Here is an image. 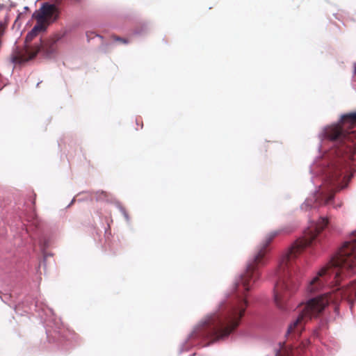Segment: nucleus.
Instances as JSON below:
<instances>
[{
    "instance_id": "4",
    "label": "nucleus",
    "mask_w": 356,
    "mask_h": 356,
    "mask_svg": "<svg viewBox=\"0 0 356 356\" xmlns=\"http://www.w3.org/2000/svg\"><path fill=\"white\" fill-rule=\"evenodd\" d=\"M356 298V280L351 282L345 289L338 288L332 292H327L309 300L305 304H301L298 307V317L289 326L288 337L296 338L304 330L305 323L313 317H317L330 303L337 304L341 299L347 300L353 303Z\"/></svg>"
},
{
    "instance_id": "9",
    "label": "nucleus",
    "mask_w": 356,
    "mask_h": 356,
    "mask_svg": "<svg viewBox=\"0 0 356 356\" xmlns=\"http://www.w3.org/2000/svg\"><path fill=\"white\" fill-rule=\"evenodd\" d=\"M24 12L19 13L15 7H0V22H8L11 20L17 22L19 20H26L29 8L24 7Z\"/></svg>"
},
{
    "instance_id": "12",
    "label": "nucleus",
    "mask_w": 356,
    "mask_h": 356,
    "mask_svg": "<svg viewBox=\"0 0 356 356\" xmlns=\"http://www.w3.org/2000/svg\"><path fill=\"white\" fill-rule=\"evenodd\" d=\"M113 39L115 41H118V42H120L121 43H123V44H127L128 43V40L127 39L122 38H120V37H118V36H114Z\"/></svg>"
},
{
    "instance_id": "5",
    "label": "nucleus",
    "mask_w": 356,
    "mask_h": 356,
    "mask_svg": "<svg viewBox=\"0 0 356 356\" xmlns=\"http://www.w3.org/2000/svg\"><path fill=\"white\" fill-rule=\"evenodd\" d=\"M341 124H334L325 129V136L327 139L336 142L337 154L340 156L348 154L352 156L355 149V131L346 132L345 128L352 129L356 126V112L343 115L341 120Z\"/></svg>"
},
{
    "instance_id": "3",
    "label": "nucleus",
    "mask_w": 356,
    "mask_h": 356,
    "mask_svg": "<svg viewBox=\"0 0 356 356\" xmlns=\"http://www.w3.org/2000/svg\"><path fill=\"white\" fill-rule=\"evenodd\" d=\"M356 273V231L339 250L330 262L321 269L310 281L307 291L312 293L323 289L325 283L337 285L342 275L350 276Z\"/></svg>"
},
{
    "instance_id": "1",
    "label": "nucleus",
    "mask_w": 356,
    "mask_h": 356,
    "mask_svg": "<svg viewBox=\"0 0 356 356\" xmlns=\"http://www.w3.org/2000/svg\"><path fill=\"white\" fill-rule=\"evenodd\" d=\"M280 233L281 230L273 231L265 237L248 261L245 273L236 284L234 298L220 302L217 311L205 319V334L213 341L227 337L239 325L248 307L246 293L259 278V269L268 261L269 245Z\"/></svg>"
},
{
    "instance_id": "11",
    "label": "nucleus",
    "mask_w": 356,
    "mask_h": 356,
    "mask_svg": "<svg viewBox=\"0 0 356 356\" xmlns=\"http://www.w3.org/2000/svg\"><path fill=\"white\" fill-rule=\"evenodd\" d=\"M309 341L306 340L305 341H302L299 347L296 348L286 346L282 347L276 354V356H298L300 354V351L302 349L305 348L308 346Z\"/></svg>"
},
{
    "instance_id": "10",
    "label": "nucleus",
    "mask_w": 356,
    "mask_h": 356,
    "mask_svg": "<svg viewBox=\"0 0 356 356\" xmlns=\"http://www.w3.org/2000/svg\"><path fill=\"white\" fill-rule=\"evenodd\" d=\"M49 24H36L35 26L32 29V30L28 33L25 38V45L24 49L22 51H16L14 52L11 57L13 55L19 54H26V50L28 47L30 49H33L35 45H32L31 42L35 40L36 38H40L41 35L46 31L47 29V25Z\"/></svg>"
},
{
    "instance_id": "8",
    "label": "nucleus",
    "mask_w": 356,
    "mask_h": 356,
    "mask_svg": "<svg viewBox=\"0 0 356 356\" xmlns=\"http://www.w3.org/2000/svg\"><path fill=\"white\" fill-rule=\"evenodd\" d=\"M58 11L54 5L44 3L42 8L33 14V18L37 22H48L49 20H56Z\"/></svg>"
},
{
    "instance_id": "7",
    "label": "nucleus",
    "mask_w": 356,
    "mask_h": 356,
    "mask_svg": "<svg viewBox=\"0 0 356 356\" xmlns=\"http://www.w3.org/2000/svg\"><path fill=\"white\" fill-rule=\"evenodd\" d=\"M63 33H56L53 35L40 40V44H35L33 49L28 47L26 54L13 55L12 56V62L13 63H22L35 58L38 53L46 58L54 57L58 51L57 42L63 37Z\"/></svg>"
},
{
    "instance_id": "13",
    "label": "nucleus",
    "mask_w": 356,
    "mask_h": 356,
    "mask_svg": "<svg viewBox=\"0 0 356 356\" xmlns=\"http://www.w3.org/2000/svg\"><path fill=\"white\" fill-rule=\"evenodd\" d=\"M354 74L356 75V63L354 64Z\"/></svg>"
},
{
    "instance_id": "2",
    "label": "nucleus",
    "mask_w": 356,
    "mask_h": 356,
    "mask_svg": "<svg viewBox=\"0 0 356 356\" xmlns=\"http://www.w3.org/2000/svg\"><path fill=\"white\" fill-rule=\"evenodd\" d=\"M327 224V218H320L317 222L308 227L303 237L296 240L282 254L277 269V281L274 287V300L279 308L284 309L286 302L298 289L299 276L296 274L295 260L306 247L316 241Z\"/></svg>"
},
{
    "instance_id": "6",
    "label": "nucleus",
    "mask_w": 356,
    "mask_h": 356,
    "mask_svg": "<svg viewBox=\"0 0 356 356\" xmlns=\"http://www.w3.org/2000/svg\"><path fill=\"white\" fill-rule=\"evenodd\" d=\"M346 171V167L341 159L332 163L328 167L326 171L325 181L330 185V188L327 191L318 192L316 200L319 202V204H329L334 198L335 192L346 187L348 179L346 176L341 179V177Z\"/></svg>"
}]
</instances>
